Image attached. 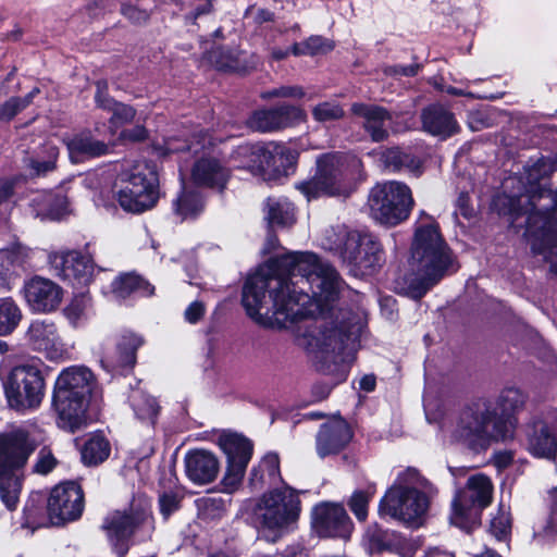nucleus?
<instances>
[{
    "label": "nucleus",
    "mask_w": 557,
    "mask_h": 557,
    "mask_svg": "<svg viewBox=\"0 0 557 557\" xmlns=\"http://www.w3.org/2000/svg\"><path fill=\"white\" fill-rule=\"evenodd\" d=\"M492 495L493 484L488 476L471 475L451 502L450 522L470 531L480 523L482 510L491 504Z\"/></svg>",
    "instance_id": "obj_11"
},
{
    "label": "nucleus",
    "mask_w": 557,
    "mask_h": 557,
    "mask_svg": "<svg viewBox=\"0 0 557 557\" xmlns=\"http://www.w3.org/2000/svg\"><path fill=\"white\" fill-rule=\"evenodd\" d=\"M158 170L152 162L136 163L117 193L120 206L128 212L141 213L151 209L159 198Z\"/></svg>",
    "instance_id": "obj_12"
},
{
    "label": "nucleus",
    "mask_w": 557,
    "mask_h": 557,
    "mask_svg": "<svg viewBox=\"0 0 557 557\" xmlns=\"http://www.w3.org/2000/svg\"><path fill=\"white\" fill-rule=\"evenodd\" d=\"M305 95L299 86H282L280 87V97L282 98H301Z\"/></svg>",
    "instance_id": "obj_62"
},
{
    "label": "nucleus",
    "mask_w": 557,
    "mask_h": 557,
    "mask_svg": "<svg viewBox=\"0 0 557 557\" xmlns=\"http://www.w3.org/2000/svg\"><path fill=\"white\" fill-rule=\"evenodd\" d=\"M88 399L53 393V407L58 412L59 426L72 433L87 423Z\"/></svg>",
    "instance_id": "obj_26"
},
{
    "label": "nucleus",
    "mask_w": 557,
    "mask_h": 557,
    "mask_svg": "<svg viewBox=\"0 0 557 557\" xmlns=\"http://www.w3.org/2000/svg\"><path fill=\"white\" fill-rule=\"evenodd\" d=\"M527 400V394L517 387H506L499 393L494 406L498 414L511 424V431L513 430L511 418L524 409Z\"/></svg>",
    "instance_id": "obj_35"
},
{
    "label": "nucleus",
    "mask_w": 557,
    "mask_h": 557,
    "mask_svg": "<svg viewBox=\"0 0 557 557\" xmlns=\"http://www.w3.org/2000/svg\"><path fill=\"white\" fill-rule=\"evenodd\" d=\"M554 171L546 159H539L527 168L529 187L520 196L508 198L513 216L528 215L525 234L534 255L549 263V273L557 276V191L537 184Z\"/></svg>",
    "instance_id": "obj_2"
},
{
    "label": "nucleus",
    "mask_w": 557,
    "mask_h": 557,
    "mask_svg": "<svg viewBox=\"0 0 557 557\" xmlns=\"http://www.w3.org/2000/svg\"><path fill=\"white\" fill-rule=\"evenodd\" d=\"M27 99L11 97L0 104V122H9L25 109Z\"/></svg>",
    "instance_id": "obj_51"
},
{
    "label": "nucleus",
    "mask_w": 557,
    "mask_h": 557,
    "mask_svg": "<svg viewBox=\"0 0 557 557\" xmlns=\"http://www.w3.org/2000/svg\"><path fill=\"white\" fill-rule=\"evenodd\" d=\"M57 463L58 461L51 450L44 447L38 453L37 459L33 466V472L42 475L48 474L55 468Z\"/></svg>",
    "instance_id": "obj_52"
},
{
    "label": "nucleus",
    "mask_w": 557,
    "mask_h": 557,
    "mask_svg": "<svg viewBox=\"0 0 557 557\" xmlns=\"http://www.w3.org/2000/svg\"><path fill=\"white\" fill-rule=\"evenodd\" d=\"M300 509L298 493L285 486L264 493L255 505L252 516L259 528L282 531L297 521Z\"/></svg>",
    "instance_id": "obj_10"
},
{
    "label": "nucleus",
    "mask_w": 557,
    "mask_h": 557,
    "mask_svg": "<svg viewBox=\"0 0 557 557\" xmlns=\"http://www.w3.org/2000/svg\"><path fill=\"white\" fill-rule=\"evenodd\" d=\"M35 449V442L23 430L0 433V498L9 510L16 508L24 469Z\"/></svg>",
    "instance_id": "obj_7"
},
{
    "label": "nucleus",
    "mask_w": 557,
    "mask_h": 557,
    "mask_svg": "<svg viewBox=\"0 0 557 557\" xmlns=\"http://www.w3.org/2000/svg\"><path fill=\"white\" fill-rule=\"evenodd\" d=\"M121 14L133 24H143L149 18V13L146 10H141L129 3H122Z\"/></svg>",
    "instance_id": "obj_55"
},
{
    "label": "nucleus",
    "mask_w": 557,
    "mask_h": 557,
    "mask_svg": "<svg viewBox=\"0 0 557 557\" xmlns=\"http://www.w3.org/2000/svg\"><path fill=\"white\" fill-rule=\"evenodd\" d=\"M528 450L540 458L555 459L557 456V435L541 417L534 414L524 426Z\"/></svg>",
    "instance_id": "obj_20"
},
{
    "label": "nucleus",
    "mask_w": 557,
    "mask_h": 557,
    "mask_svg": "<svg viewBox=\"0 0 557 557\" xmlns=\"http://www.w3.org/2000/svg\"><path fill=\"white\" fill-rule=\"evenodd\" d=\"M358 327L344 321L322 322L309 342L317 369L336 382L344 380L358 349Z\"/></svg>",
    "instance_id": "obj_5"
},
{
    "label": "nucleus",
    "mask_w": 557,
    "mask_h": 557,
    "mask_svg": "<svg viewBox=\"0 0 557 557\" xmlns=\"http://www.w3.org/2000/svg\"><path fill=\"white\" fill-rule=\"evenodd\" d=\"M548 502L550 506V516L543 528V535L547 539L554 540L557 537V488L554 487L548 491Z\"/></svg>",
    "instance_id": "obj_50"
},
{
    "label": "nucleus",
    "mask_w": 557,
    "mask_h": 557,
    "mask_svg": "<svg viewBox=\"0 0 557 557\" xmlns=\"http://www.w3.org/2000/svg\"><path fill=\"white\" fill-rule=\"evenodd\" d=\"M488 530L498 541L506 540L511 531L510 513L500 507L497 513L491 519Z\"/></svg>",
    "instance_id": "obj_43"
},
{
    "label": "nucleus",
    "mask_w": 557,
    "mask_h": 557,
    "mask_svg": "<svg viewBox=\"0 0 557 557\" xmlns=\"http://www.w3.org/2000/svg\"><path fill=\"white\" fill-rule=\"evenodd\" d=\"M58 158V147L52 144H45L34 154L25 158L24 163L32 177H39L57 169Z\"/></svg>",
    "instance_id": "obj_33"
},
{
    "label": "nucleus",
    "mask_w": 557,
    "mask_h": 557,
    "mask_svg": "<svg viewBox=\"0 0 557 557\" xmlns=\"http://www.w3.org/2000/svg\"><path fill=\"white\" fill-rule=\"evenodd\" d=\"M193 147L187 145V143L180 144V140L176 138H170L165 141V150L168 153H176L182 151H190Z\"/></svg>",
    "instance_id": "obj_60"
},
{
    "label": "nucleus",
    "mask_w": 557,
    "mask_h": 557,
    "mask_svg": "<svg viewBox=\"0 0 557 557\" xmlns=\"http://www.w3.org/2000/svg\"><path fill=\"white\" fill-rule=\"evenodd\" d=\"M129 399L134 412L139 420L154 423L159 406L153 397L141 392H134Z\"/></svg>",
    "instance_id": "obj_41"
},
{
    "label": "nucleus",
    "mask_w": 557,
    "mask_h": 557,
    "mask_svg": "<svg viewBox=\"0 0 557 557\" xmlns=\"http://www.w3.org/2000/svg\"><path fill=\"white\" fill-rule=\"evenodd\" d=\"M185 470L193 482L197 484L211 483L218 475L219 461L212 453L196 449L186 455Z\"/></svg>",
    "instance_id": "obj_31"
},
{
    "label": "nucleus",
    "mask_w": 557,
    "mask_h": 557,
    "mask_svg": "<svg viewBox=\"0 0 557 557\" xmlns=\"http://www.w3.org/2000/svg\"><path fill=\"white\" fill-rule=\"evenodd\" d=\"M27 304L37 312H51L62 300V288L54 282L36 276L24 286Z\"/></svg>",
    "instance_id": "obj_22"
},
{
    "label": "nucleus",
    "mask_w": 557,
    "mask_h": 557,
    "mask_svg": "<svg viewBox=\"0 0 557 557\" xmlns=\"http://www.w3.org/2000/svg\"><path fill=\"white\" fill-rule=\"evenodd\" d=\"M211 61L220 70L238 71L239 58L238 54L230 49L218 48L211 52Z\"/></svg>",
    "instance_id": "obj_45"
},
{
    "label": "nucleus",
    "mask_w": 557,
    "mask_h": 557,
    "mask_svg": "<svg viewBox=\"0 0 557 557\" xmlns=\"http://www.w3.org/2000/svg\"><path fill=\"white\" fill-rule=\"evenodd\" d=\"M373 493L366 491H356L349 502L348 507L359 521H366L368 517L369 503Z\"/></svg>",
    "instance_id": "obj_46"
},
{
    "label": "nucleus",
    "mask_w": 557,
    "mask_h": 557,
    "mask_svg": "<svg viewBox=\"0 0 557 557\" xmlns=\"http://www.w3.org/2000/svg\"><path fill=\"white\" fill-rule=\"evenodd\" d=\"M422 129L435 137L446 139L459 132V125L453 112L442 104H430L421 111Z\"/></svg>",
    "instance_id": "obj_29"
},
{
    "label": "nucleus",
    "mask_w": 557,
    "mask_h": 557,
    "mask_svg": "<svg viewBox=\"0 0 557 557\" xmlns=\"http://www.w3.org/2000/svg\"><path fill=\"white\" fill-rule=\"evenodd\" d=\"M88 305V299L84 295L76 296L72 301L64 308L63 312L72 324L82 318L84 311Z\"/></svg>",
    "instance_id": "obj_54"
},
{
    "label": "nucleus",
    "mask_w": 557,
    "mask_h": 557,
    "mask_svg": "<svg viewBox=\"0 0 557 557\" xmlns=\"http://www.w3.org/2000/svg\"><path fill=\"white\" fill-rule=\"evenodd\" d=\"M267 472L270 479L280 476V460L276 455H268L264 457L258 469H252L250 484L256 486L262 484L263 475H259V472Z\"/></svg>",
    "instance_id": "obj_44"
},
{
    "label": "nucleus",
    "mask_w": 557,
    "mask_h": 557,
    "mask_svg": "<svg viewBox=\"0 0 557 557\" xmlns=\"http://www.w3.org/2000/svg\"><path fill=\"white\" fill-rule=\"evenodd\" d=\"M351 113L361 119V126L372 141L381 143L388 138L393 123L392 113L384 107L355 102L351 104Z\"/></svg>",
    "instance_id": "obj_19"
},
{
    "label": "nucleus",
    "mask_w": 557,
    "mask_h": 557,
    "mask_svg": "<svg viewBox=\"0 0 557 557\" xmlns=\"http://www.w3.org/2000/svg\"><path fill=\"white\" fill-rule=\"evenodd\" d=\"M220 445L227 456V468L222 484L224 490L231 493L242 483L252 455V444L242 435L226 434L221 436Z\"/></svg>",
    "instance_id": "obj_18"
},
{
    "label": "nucleus",
    "mask_w": 557,
    "mask_h": 557,
    "mask_svg": "<svg viewBox=\"0 0 557 557\" xmlns=\"http://www.w3.org/2000/svg\"><path fill=\"white\" fill-rule=\"evenodd\" d=\"M327 248L339 251L354 275H370L380 267L382 249L379 242L370 234L349 231L344 225L327 231Z\"/></svg>",
    "instance_id": "obj_9"
},
{
    "label": "nucleus",
    "mask_w": 557,
    "mask_h": 557,
    "mask_svg": "<svg viewBox=\"0 0 557 557\" xmlns=\"http://www.w3.org/2000/svg\"><path fill=\"white\" fill-rule=\"evenodd\" d=\"M545 421L549 429L557 435V408L537 414Z\"/></svg>",
    "instance_id": "obj_61"
},
{
    "label": "nucleus",
    "mask_w": 557,
    "mask_h": 557,
    "mask_svg": "<svg viewBox=\"0 0 557 557\" xmlns=\"http://www.w3.org/2000/svg\"><path fill=\"white\" fill-rule=\"evenodd\" d=\"M273 262L277 274L259 271L243 288L247 314L258 322L269 313L298 320L307 314L312 299L332 301L343 285L335 268L311 252H292Z\"/></svg>",
    "instance_id": "obj_1"
},
{
    "label": "nucleus",
    "mask_w": 557,
    "mask_h": 557,
    "mask_svg": "<svg viewBox=\"0 0 557 557\" xmlns=\"http://www.w3.org/2000/svg\"><path fill=\"white\" fill-rule=\"evenodd\" d=\"M234 159L253 175H276L294 164L296 154L285 145L271 141L242 145L235 151Z\"/></svg>",
    "instance_id": "obj_14"
},
{
    "label": "nucleus",
    "mask_w": 557,
    "mask_h": 557,
    "mask_svg": "<svg viewBox=\"0 0 557 557\" xmlns=\"http://www.w3.org/2000/svg\"><path fill=\"white\" fill-rule=\"evenodd\" d=\"M511 437V424L500 417L493 403L480 399L465 407L451 432V438L474 451Z\"/></svg>",
    "instance_id": "obj_6"
},
{
    "label": "nucleus",
    "mask_w": 557,
    "mask_h": 557,
    "mask_svg": "<svg viewBox=\"0 0 557 557\" xmlns=\"http://www.w3.org/2000/svg\"><path fill=\"white\" fill-rule=\"evenodd\" d=\"M371 216L381 224L395 226L405 221L413 207L410 188L399 182L376 185L370 191Z\"/></svg>",
    "instance_id": "obj_13"
},
{
    "label": "nucleus",
    "mask_w": 557,
    "mask_h": 557,
    "mask_svg": "<svg viewBox=\"0 0 557 557\" xmlns=\"http://www.w3.org/2000/svg\"><path fill=\"white\" fill-rule=\"evenodd\" d=\"M419 70H420L419 64H410L407 66H401V65L389 66V67H386L384 72L387 75L414 76L418 74Z\"/></svg>",
    "instance_id": "obj_58"
},
{
    "label": "nucleus",
    "mask_w": 557,
    "mask_h": 557,
    "mask_svg": "<svg viewBox=\"0 0 557 557\" xmlns=\"http://www.w3.org/2000/svg\"><path fill=\"white\" fill-rule=\"evenodd\" d=\"M112 293L117 298H126L133 293H139L143 296H151L154 287L135 272L120 274L111 285Z\"/></svg>",
    "instance_id": "obj_34"
},
{
    "label": "nucleus",
    "mask_w": 557,
    "mask_h": 557,
    "mask_svg": "<svg viewBox=\"0 0 557 557\" xmlns=\"http://www.w3.org/2000/svg\"><path fill=\"white\" fill-rule=\"evenodd\" d=\"M13 194V183L10 181H0V203L5 201Z\"/></svg>",
    "instance_id": "obj_64"
},
{
    "label": "nucleus",
    "mask_w": 557,
    "mask_h": 557,
    "mask_svg": "<svg viewBox=\"0 0 557 557\" xmlns=\"http://www.w3.org/2000/svg\"><path fill=\"white\" fill-rule=\"evenodd\" d=\"M49 261L63 278L83 284L89 282L94 272L91 259L77 251L53 252Z\"/></svg>",
    "instance_id": "obj_25"
},
{
    "label": "nucleus",
    "mask_w": 557,
    "mask_h": 557,
    "mask_svg": "<svg viewBox=\"0 0 557 557\" xmlns=\"http://www.w3.org/2000/svg\"><path fill=\"white\" fill-rule=\"evenodd\" d=\"M4 391L11 408L17 411L37 408L45 394L41 371L30 364L13 368L4 383Z\"/></svg>",
    "instance_id": "obj_15"
},
{
    "label": "nucleus",
    "mask_w": 557,
    "mask_h": 557,
    "mask_svg": "<svg viewBox=\"0 0 557 557\" xmlns=\"http://www.w3.org/2000/svg\"><path fill=\"white\" fill-rule=\"evenodd\" d=\"M457 269L455 255L438 224L422 213L410 247L409 272L396 281L398 293L419 300Z\"/></svg>",
    "instance_id": "obj_3"
},
{
    "label": "nucleus",
    "mask_w": 557,
    "mask_h": 557,
    "mask_svg": "<svg viewBox=\"0 0 557 557\" xmlns=\"http://www.w3.org/2000/svg\"><path fill=\"white\" fill-rule=\"evenodd\" d=\"M96 95L95 102L98 108L109 111L111 107L114 104L115 100L111 98L108 94V83L107 81H98L96 83Z\"/></svg>",
    "instance_id": "obj_56"
},
{
    "label": "nucleus",
    "mask_w": 557,
    "mask_h": 557,
    "mask_svg": "<svg viewBox=\"0 0 557 557\" xmlns=\"http://www.w3.org/2000/svg\"><path fill=\"white\" fill-rule=\"evenodd\" d=\"M143 339L138 335L126 332L121 335L115 350L106 355L101 363L109 371H128L136 363V351L141 346Z\"/></svg>",
    "instance_id": "obj_30"
},
{
    "label": "nucleus",
    "mask_w": 557,
    "mask_h": 557,
    "mask_svg": "<svg viewBox=\"0 0 557 557\" xmlns=\"http://www.w3.org/2000/svg\"><path fill=\"white\" fill-rule=\"evenodd\" d=\"M313 524L324 537H346L351 529L350 519L341 505H322L314 509Z\"/></svg>",
    "instance_id": "obj_24"
},
{
    "label": "nucleus",
    "mask_w": 557,
    "mask_h": 557,
    "mask_svg": "<svg viewBox=\"0 0 557 557\" xmlns=\"http://www.w3.org/2000/svg\"><path fill=\"white\" fill-rule=\"evenodd\" d=\"M28 257V249L16 245L11 249L0 250V262L4 265H23Z\"/></svg>",
    "instance_id": "obj_49"
},
{
    "label": "nucleus",
    "mask_w": 557,
    "mask_h": 557,
    "mask_svg": "<svg viewBox=\"0 0 557 557\" xmlns=\"http://www.w3.org/2000/svg\"><path fill=\"white\" fill-rule=\"evenodd\" d=\"M123 136L133 141H140L146 138L147 132L143 126H136L134 129L124 132Z\"/></svg>",
    "instance_id": "obj_63"
},
{
    "label": "nucleus",
    "mask_w": 557,
    "mask_h": 557,
    "mask_svg": "<svg viewBox=\"0 0 557 557\" xmlns=\"http://www.w3.org/2000/svg\"><path fill=\"white\" fill-rule=\"evenodd\" d=\"M318 171L309 180L301 182L297 188L308 200L321 195L347 197L351 193L350 185L346 182L342 169L341 158L336 154L326 153L317 161Z\"/></svg>",
    "instance_id": "obj_16"
},
{
    "label": "nucleus",
    "mask_w": 557,
    "mask_h": 557,
    "mask_svg": "<svg viewBox=\"0 0 557 557\" xmlns=\"http://www.w3.org/2000/svg\"><path fill=\"white\" fill-rule=\"evenodd\" d=\"M94 382V374L88 368L71 367L58 376L53 393L88 399Z\"/></svg>",
    "instance_id": "obj_28"
},
{
    "label": "nucleus",
    "mask_w": 557,
    "mask_h": 557,
    "mask_svg": "<svg viewBox=\"0 0 557 557\" xmlns=\"http://www.w3.org/2000/svg\"><path fill=\"white\" fill-rule=\"evenodd\" d=\"M267 209L270 224L289 226L295 222L294 207L286 200L268 198Z\"/></svg>",
    "instance_id": "obj_40"
},
{
    "label": "nucleus",
    "mask_w": 557,
    "mask_h": 557,
    "mask_svg": "<svg viewBox=\"0 0 557 557\" xmlns=\"http://www.w3.org/2000/svg\"><path fill=\"white\" fill-rule=\"evenodd\" d=\"M312 115L318 122H330L342 119L344 110L339 104L322 102L313 108Z\"/></svg>",
    "instance_id": "obj_47"
},
{
    "label": "nucleus",
    "mask_w": 557,
    "mask_h": 557,
    "mask_svg": "<svg viewBox=\"0 0 557 557\" xmlns=\"http://www.w3.org/2000/svg\"><path fill=\"white\" fill-rule=\"evenodd\" d=\"M304 46L307 48L309 55L324 53L333 49V45L320 36L310 37L304 41Z\"/></svg>",
    "instance_id": "obj_57"
},
{
    "label": "nucleus",
    "mask_w": 557,
    "mask_h": 557,
    "mask_svg": "<svg viewBox=\"0 0 557 557\" xmlns=\"http://www.w3.org/2000/svg\"><path fill=\"white\" fill-rule=\"evenodd\" d=\"M203 209V200L199 193L183 190L174 201V212L182 220L196 218Z\"/></svg>",
    "instance_id": "obj_39"
},
{
    "label": "nucleus",
    "mask_w": 557,
    "mask_h": 557,
    "mask_svg": "<svg viewBox=\"0 0 557 557\" xmlns=\"http://www.w3.org/2000/svg\"><path fill=\"white\" fill-rule=\"evenodd\" d=\"M26 342L34 350L44 352L49 359L58 358L62 352L58 329L53 322L33 321L26 332Z\"/></svg>",
    "instance_id": "obj_27"
},
{
    "label": "nucleus",
    "mask_w": 557,
    "mask_h": 557,
    "mask_svg": "<svg viewBox=\"0 0 557 557\" xmlns=\"http://www.w3.org/2000/svg\"><path fill=\"white\" fill-rule=\"evenodd\" d=\"M191 178L196 185L222 190L230 178V171L215 158H200L191 169Z\"/></svg>",
    "instance_id": "obj_32"
},
{
    "label": "nucleus",
    "mask_w": 557,
    "mask_h": 557,
    "mask_svg": "<svg viewBox=\"0 0 557 557\" xmlns=\"http://www.w3.org/2000/svg\"><path fill=\"white\" fill-rule=\"evenodd\" d=\"M110 455L109 441L100 435H92L82 449V459L84 463L96 466L103 462Z\"/></svg>",
    "instance_id": "obj_38"
},
{
    "label": "nucleus",
    "mask_w": 557,
    "mask_h": 557,
    "mask_svg": "<svg viewBox=\"0 0 557 557\" xmlns=\"http://www.w3.org/2000/svg\"><path fill=\"white\" fill-rule=\"evenodd\" d=\"M109 112H112L110 123L114 127L132 122L136 114L133 107L117 101L114 102Z\"/></svg>",
    "instance_id": "obj_48"
},
{
    "label": "nucleus",
    "mask_w": 557,
    "mask_h": 557,
    "mask_svg": "<svg viewBox=\"0 0 557 557\" xmlns=\"http://www.w3.org/2000/svg\"><path fill=\"white\" fill-rule=\"evenodd\" d=\"M102 529L107 532L111 547L117 557H126L133 537L143 534V540L151 537L154 531V519L149 499L143 495L133 497L129 506L108 515Z\"/></svg>",
    "instance_id": "obj_8"
},
{
    "label": "nucleus",
    "mask_w": 557,
    "mask_h": 557,
    "mask_svg": "<svg viewBox=\"0 0 557 557\" xmlns=\"http://www.w3.org/2000/svg\"><path fill=\"white\" fill-rule=\"evenodd\" d=\"M205 313L203 304L200 301L191 302L185 311V318L190 323L198 322Z\"/></svg>",
    "instance_id": "obj_59"
},
{
    "label": "nucleus",
    "mask_w": 557,
    "mask_h": 557,
    "mask_svg": "<svg viewBox=\"0 0 557 557\" xmlns=\"http://www.w3.org/2000/svg\"><path fill=\"white\" fill-rule=\"evenodd\" d=\"M352 432L343 419H334L323 423L315 437L317 453L321 458L336 455L351 441Z\"/></svg>",
    "instance_id": "obj_23"
},
{
    "label": "nucleus",
    "mask_w": 557,
    "mask_h": 557,
    "mask_svg": "<svg viewBox=\"0 0 557 557\" xmlns=\"http://www.w3.org/2000/svg\"><path fill=\"white\" fill-rule=\"evenodd\" d=\"M22 312L11 298L0 301V335L11 333L20 323Z\"/></svg>",
    "instance_id": "obj_42"
},
{
    "label": "nucleus",
    "mask_w": 557,
    "mask_h": 557,
    "mask_svg": "<svg viewBox=\"0 0 557 557\" xmlns=\"http://www.w3.org/2000/svg\"><path fill=\"white\" fill-rule=\"evenodd\" d=\"M436 487L414 468L401 471L380 502L379 513L411 528L424 523Z\"/></svg>",
    "instance_id": "obj_4"
},
{
    "label": "nucleus",
    "mask_w": 557,
    "mask_h": 557,
    "mask_svg": "<svg viewBox=\"0 0 557 557\" xmlns=\"http://www.w3.org/2000/svg\"><path fill=\"white\" fill-rule=\"evenodd\" d=\"M47 508L51 523L54 525L76 520L84 509L82 487L72 481L57 485L50 493Z\"/></svg>",
    "instance_id": "obj_17"
},
{
    "label": "nucleus",
    "mask_w": 557,
    "mask_h": 557,
    "mask_svg": "<svg viewBox=\"0 0 557 557\" xmlns=\"http://www.w3.org/2000/svg\"><path fill=\"white\" fill-rule=\"evenodd\" d=\"M305 113L295 106H281L269 110H259L248 120V126L258 132H273L302 121Z\"/></svg>",
    "instance_id": "obj_21"
},
{
    "label": "nucleus",
    "mask_w": 557,
    "mask_h": 557,
    "mask_svg": "<svg viewBox=\"0 0 557 557\" xmlns=\"http://www.w3.org/2000/svg\"><path fill=\"white\" fill-rule=\"evenodd\" d=\"M381 161L386 169L392 171L405 169L416 175L421 173L420 160L397 147L385 149L381 154Z\"/></svg>",
    "instance_id": "obj_37"
},
{
    "label": "nucleus",
    "mask_w": 557,
    "mask_h": 557,
    "mask_svg": "<svg viewBox=\"0 0 557 557\" xmlns=\"http://www.w3.org/2000/svg\"><path fill=\"white\" fill-rule=\"evenodd\" d=\"M182 497L174 492H165L159 496L161 515L168 519L173 512L180 509Z\"/></svg>",
    "instance_id": "obj_53"
},
{
    "label": "nucleus",
    "mask_w": 557,
    "mask_h": 557,
    "mask_svg": "<svg viewBox=\"0 0 557 557\" xmlns=\"http://www.w3.org/2000/svg\"><path fill=\"white\" fill-rule=\"evenodd\" d=\"M66 146L72 157L86 156L97 158L110 152V146L108 144L86 134L74 136L66 143Z\"/></svg>",
    "instance_id": "obj_36"
}]
</instances>
